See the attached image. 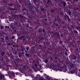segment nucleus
Returning <instances> with one entry per match:
<instances>
[{"label":"nucleus","mask_w":80,"mask_h":80,"mask_svg":"<svg viewBox=\"0 0 80 80\" xmlns=\"http://www.w3.org/2000/svg\"><path fill=\"white\" fill-rule=\"evenodd\" d=\"M22 11L23 12L22 13V15L19 14V22H21V23H25L26 22V21L25 20V19L24 18H23V16H24V15H27L28 18H30V13H28V9H27L26 8H23L22 9Z\"/></svg>","instance_id":"obj_1"},{"label":"nucleus","mask_w":80,"mask_h":80,"mask_svg":"<svg viewBox=\"0 0 80 80\" xmlns=\"http://www.w3.org/2000/svg\"><path fill=\"white\" fill-rule=\"evenodd\" d=\"M14 23H12L10 25V27L11 28L14 29V28H19L20 27H22L21 26V22L20 21L18 22L17 21H15Z\"/></svg>","instance_id":"obj_2"},{"label":"nucleus","mask_w":80,"mask_h":80,"mask_svg":"<svg viewBox=\"0 0 80 80\" xmlns=\"http://www.w3.org/2000/svg\"><path fill=\"white\" fill-rule=\"evenodd\" d=\"M52 33H53V32L52 31ZM52 37L53 38H58L59 39H60V34L59 33V32H56L54 33H53L52 35Z\"/></svg>","instance_id":"obj_3"},{"label":"nucleus","mask_w":80,"mask_h":80,"mask_svg":"<svg viewBox=\"0 0 80 80\" xmlns=\"http://www.w3.org/2000/svg\"><path fill=\"white\" fill-rule=\"evenodd\" d=\"M10 12H9V13H10L12 16H15L17 12L18 11L12 8H10Z\"/></svg>","instance_id":"obj_4"},{"label":"nucleus","mask_w":80,"mask_h":80,"mask_svg":"<svg viewBox=\"0 0 80 80\" xmlns=\"http://www.w3.org/2000/svg\"><path fill=\"white\" fill-rule=\"evenodd\" d=\"M39 40V41H40L41 42H43V40H45L44 42V43H46V44L47 45H48V46L50 45V42H48V39H43V38H40Z\"/></svg>","instance_id":"obj_5"},{"label":"nucleus","mask_w":80,"mask_h":80,"mask_svg":"<svg viewBox=\"0 0 80 80\" xmlns=\"http://www.w3.org/2000/svg\"><path fill=\"white\" fill-rule=\"evenodd\" d=\"M40 2V0H33L34 4L36 5V7H39Z\"/></svg>","instance_id":"obj_6"},{"label":"nucleus","mask_w":80,"mask_h":80,"mask_svg":"<svg viewBox=\"0 0 80 80\" xmlns=\"http://www.w3.org/2000/svg\"><path fill=\"white\" fill-rule=\"evenodd\" d=\"M65 20H67L68 21V22H71V19L70 18V17L68 16L67 15V14H65V15L63 16Z\"/></svg>","instance_id":"obj_7"},{"label":"nucleus","mask_w":80,"mask_h":80,"mask_svg":"<svg viewBox=\"0 0 80 80\" xmlns=\"http://www.w3.org/2000/svg\"><path fill=\"white\" fill-rule=\"evenodd\" d=\"M47 54L48 55H50V54H52L53 53V50L50 48H48L46 51Z\"/></svg>","instance_id":"obj_8"},{"label":"nucleus","mask_w":80,"mask_h":80,"mask_svg":"<svg viewBox=\"0 0 80 80\" xmlns=\"http://www.w3.org/2000/svg\"><path fill=\"white\" fill-rule=\"evenodd\" d=\"M28 2H29V3H28V5L29 8L30 10H32V9L33 8V6H32V5L30 3V1L28 0Z\"/></svg>","instance_id":"obj_9"},{"label":"nucleus","mask_w":80,"mask_h":80,"mask_svg":"<svg viewBox=\"0 0 80 80\" xmlns=\"http://www.w3.org/2000/svg\"><path fill=\"white\" fill-rule=\"evenodd\" d=\"M8 73L9 77H15V73H14V72H8Z\"/></svg>","instance_id":"obj_10"},{"label":"nucleus","mask_w":80,"mask_h":80,"mask_svg":"<svg viewBox=\"0 0 80 80\" xmlns=\"http://www.w3.org/2000/svg\"><path fill=\"white\" fill-rule=\"evenodd\" d=\"M25 56L26 58H29V52L26 50H25Z\"/></svg>","instance_id":"obj_11"},{"label":"nucleus","mask_w":80,"mask_h":80,"mask_svg":"<svg viewBox=\"0 0 80 80\" xmlns=\"http://www.w3.org/2000/svg\"><path fill=\"white\" fill-rule=\"evenodd\" d=\"M53 25L56 27H57V28H58V29H59V28H60V26H59V25H58V23H56L54 21L53 22Z\"/></svg>","instance_id":"obj_12"},{"label":"nucleus","mask_w":80,"mask_h":80,"mask_svg":"<svg viewBox=\"0 0 80 80\" xmlns=\"http://www.w3.org/2000/svg\"><path fill=\"white\" fill-rule=\"evenodd\" d=\"M75 27L72 26V29H73V32H74V34H75L76 35H78V32L77 31V30H75Z\"/></svg>","instance_id":"obj_13"},{"label":"nucleus","mask_w":80,"mask_h":80,"mask_svg":"<svg viewBox=\"0 0 80 80\" xmlns=\"http://www.w3.org/2000/svg\"><path fill=\"white\" fill-rule=\"evenodd\" d=\"M5 51L4 50H1L0 51V54L2 57H3L4 55H5Z\"/></svg>","instance_id":"obj_14"},{"label":"nucleus","mask_w":80,"mask_h":80,"mask_svg":"<svg viewBox=\"0 0 80 80\" xmlns=\"http://www.w3.org/2000/svg\"><path fill=\"white\" fill-rule=\"evenodd\" d=\"M5 38V41L6 43H8V42H10V40H9V37L8 36L6 37Z\"/></svg>","instance_id":"obj_15"},{"label":"nucleus","mask_w":80,"mask_h":80,"mask_svg":"<svg viewBox=\"0 0 80 80\" xmlns=\"http://www.w3.org/2000/svg\"><path fill=\"white\" fill-rule=\"evenodd\" d=\"M72 27H74V26H72V25H70V26L68 25V26L67 27V28L69 30H70V31L72 30Z\"/></svg>","instance_id":"obj_16"},{"label":"nucleus","mask_w":80,"mask_h":80,"mask_svg":"<svg viewBox=\"0 0 80 80\" xmlns=\"http://www.w3.org/2000/svg\"><path fill=\"white\" fill-rule=\"evenodd\" d=\"M40 10L41 12H45V7H44V6L41 7V8L40 9Z\"/></svg>","instance_id":"obj_17"},{"label":"nucleus","mask_w":80,"mask_h":80,"mask_svg":"<svg viewBox=\"0 0 80 80\" xmlns=\"http://www.w3.org/2000/svg\"><path fill=\"white\" fill-rule=\"evenodd\" d=\"M61 3L62 4V6H63V7H65V5H66V4H67V3L66 2L61 1Z\"/></svg>","instance_id":"obj_18"},{"label":"nucleus","mask_w":80,"mask_h":80,"mask_svg":"<svg viewBox=\"0 0 80 80\" xmlns=\"http://www.w3.org/2000/svg\"><path fill=\"white\" fill-rule=\"evenodd\" d=\"M12 52L13 55H17V51H16L15 49L12 50Z\"/></svg>","instance_id":"obj_19"},{"label":"nucleus","mask_w":80,"mask_h":80,"mask_svg":"<svg viewBox=\"0 0 80 80\" xmlns=\"http://www.w3.org/2000/svg\"><path fill=\"white\" fill-rule=\"evenodd\" d=\"M56 17L57 20H58V22H60V21H61V19L60 18V16H59L58 15Z\"/></svg>","instance_id":"obj_20"},{"label":"nucleus","mask_w":80,"mask_h":80,"mask_svg":"<svg viewBox=\"0 0 80 80\" xmlns=\"http://www.w3.org/2000/svg\"><path fill=\"white\" fill-rule=\"evenodd\" d=\"M25 25L26 27H29V29H30V30H32V28L30 27V26L28 24H25Z\"/></svg>","instance_id":"obj_21"},{"label":"nucleus","mask_w":80,"mask_h":80,"mask_svg":"<svg viewBox=\"0 0 80 80\" xmlns=\"http://www.w3.org/2000/svg\"><path fill=\"white\" fill-rule=\"evenodd\" d=\"M5 28H7L9 32H12V30L10 28L9 26H6L5 27Z\"/></svg>","instance_id":"obj_22"},{"label":"nucleus","mask_w":80,"mask_h":80,"mask_svg":"<svg viewBox=\"0 0 80 80\" xmlns=\"http://www.w3.org/2000/svg\"><path fill=\"white\" fill-rule=\"evenodd\" d=\"M40 77V75L38 74L36 76V80H38V79H39V78Z\"/></svg>","instance_id":"obj_23"},{"label":"nucleus","mask_w":80,"mask_h":80,"mask_svg":"<svg viewBox=\"0 0 80 80\" xmlns=\"http://www.w3.org/2000/svg\"><path fill=\"white\" fill-rule=\"evenodd\" d=\"M72 59V60H76V59H77V57L75 56V55H73Z\"/></svg>","instance_id":"obj_24"},{"label":"nucleus","mask_w":80,"mask_h":80,"mask_svg":"<svg viewBox=\"0 0 80 80\" xmlns=\"http://www.w3.org/2000/svg\"><path fill=\"white\" fill-rule=\"evenodd\" d=\"M68 14L69 15V16H70V17H71V16H72V12L70 11H68Z\"/></svg>","instance_id":"obj_25"},{"label":"nucleus","mask_w":80,"mask_h":80,"mask_svg":"<svg viewBox=\"0 0 80 80\" xmlns=\"http://www.w3.org/2000/svg\"><path fill=\"white\" fill-rule=\"evenodd\" d=\"M59 14L60 15V17H63L64 16H63V12H59Z\"/></svg>","instance_id":"obj_26"},{"label":"nucleus","mask_w":80,"mask_h":80,"mask_svg":"<svg viewBox=\"0 0 80 80\" xmlns=\"http://www.w3.org/2000/svg\"><path fill=\"white\" fill-rule=\"evenodd\" d=\"M2 3L4 5H7V2L5 1H3Z\"/></svg>","instance_id":"obj_27"},{"label":"nucleus","mask_w":80,"mask_h":80,"mask_svg":"<svg viewBox=\"0 0 80 80\" xmlns=\"http://www.w3.org/2000/svg\"><path fill=\"white\" fill-rule=\"evenodd\" d=\"M16 58L17 59V61L18 62H19L20 61V58H18V55H17V56H16Z\"/></svg>","instance_id":"obj_28"},{"label":"nucleus","mask_w":80,"mask_h":80,"mask_svg":"<svg viewBox=\"0 0 80 80\" xmlns=\"http://www.w3.org/2000/svg\"><path fill=\"white\" fill-rule=\"evenodd\" d=\"M18 56L19 58H21L22 57V54L20 53L18 54Z\"/></svg>","instance_id":"obj_29"},{"label":"nucleus","mask_w":80,"mask_h":80,"mask_svg":"<svg viewBox=\"0 0 80 80\" xmlns=\"http://www.w3.org/2000/svg\"><path fill=\"white\" fill-rule=\"evenodd\" d=\"M52 44H53L52 45V47L55 48L56 47V45L55 44V42H53Z\"/></svg>","instance_id":"obj_30"},{"label":"nucleus","mask_w":80,"mask_h":80,"mask_svg":"<svg viewBox=\"0 0 80 80\" xmlns=\"http://www.w3.org/2000/svg\"><path fill=\"white\" fill-rule=\"evenodd\" d=\"M25 37L24 36H22L20 38V40H22V39H23L24 38H25Z\"/></svg>","instance_id":"obj_31"},{"label":"nucleus","mask_w":80,"mask_h":80,"mask_svg":"<svg viewBox=\"0 0 80 80\" xmlns=\"http://www.w3.org/2000/svg\"><path fill=\"white\" fill-rule=\"evenodd\" d=\"M38 47L39 48H40V49H41V50H42V45H39Z\"/></svg>","instance_id":"obj_32"},{"label":"nucleus","mask_w":80,"mask_h":80,"mask_svg":"<svg viewBox=\"0 0 80 80\" xmlns=\"http://www.w3.org/2000/svg\"><path fill=\"white\" fill-rule=\"evenodd\" d=\"M70 31H71L70 32V34H71V35H73L74 33H73V31H72V29Z\"/></svg>","instance_id":"obj_33"},{"label":"nucleus","mask_w":80,"mask_h":80,"mask_svg":"<svg viewBox=\"0 0 80 80\" xmlns=\"http://www.w3.org/2000/svg\"><path fill=\"white\" fill-rule=\"evenodd\" d=\"M62 30V31L64 32V34H66L67 33V30H65L64 29H61V30Z\"/></svg>","instance_id":"obj_34"},{"label":"nucleus","mask_w":80,"mask_h":80,"mask_svg":"<svg viewBox=\"0 0 80 80\" xmlns=\"http://www.w3.org/2000/svg\"><path fill=\"white\" fill-rule=\"evenodd\" d=\"M34 49H32L31 51V54H33L34 53Z\"/></svg>","instance_id":"obj_35"},{"label":"nucleus","mask_w":80,"mask_h":80,"mask_svg":"<svg viewBox=\"0 0 80 80\" xmlns=\"http://www.w3.org/2000/svg\"><path fill=\"white\" fill-rule=\"evenodd\" d=\"M38 32L39 33H42V29H38Z\"/></svg>","instance_id":"obj_36"},{"label":"nucleus","mask_w":80,"mask_h":80,"mask_svg":"<svg viewBox=\"0 0 80 80\" xmlns=\"http://www.w3.org/2000/svg\"><path fill=\"white\" fill-rule=\"evenodd\" d=\"M25 50V47H22L21 48V51H22V52H23Z\"/></svg>","instance_id":"obj_37"},{"label":"nucleus","mask_w":80,"mask_h":80,"mask_svg":"<svg viewBox=\"0 0 80 80\" xmlns=\"http://www.w3.org/2000/svg\"><path fill=\"white\" fill-rule=\"evenodd\" d=\"M39 22H40L39 19H38L36 20V23H37V24H39Z\"/></svg>","instance_id":"obj_38"},{"label":"nucleus","mask_w":80,"mask_h":80,"mask_svg":"<svg viewBox=\"0 0 80 80\" xmlns=\"http://www.w3.org/2000/svg\"><path fill=\"white\" fill-rule=\"evenodd\" d=\"M42 33H45L46 32L45 30V29L44 28L42 29Z\"/></svg>","instance_id":"obj_39"},{"label":"nucleus","mask_w":80,"mask_h":80,"mask_svg":"<svg viewBox=\"0 0 80 80\" xmlns=\"http://www.w3.org/2000/svg\"><path fill=\"white\" fill-rule=\"evenodd\" d=\"M61 24H65V21L62 20V22H61Z\"/></svg>","instance_id":"obj_40"},{"label":"nucleus","mask_w":80,"mask_h":80,"mask_svg":"<svg viewBox=\"0 0 80 80\" xmlns=\"http://www.w3.org/2000/svg\"><path fill=\"white\" fill-rule=\"evenodd\" d=\"M51 12L52 13H54V12H55V10L54 9H52L51 10Z\"/></svg>","instance_id":"obj_41"},{"label":"nucleus","mask_w":80,"mask_h":80,"mask_svg":"<svg viewBox=\"0 0 80 80\" xmlns=\"http://www.w3.org/2000/svg\"><path fill=\"white\" fill-rule=\"evenodd\" d=\"M0 60H1L2 62H4V59H3V57Z\"/></svg>","instance_id":"obj_42"},{"label":"nucleus","mask_w":80,"mask_h":80,"mask_svg":"<svg viewBox=\"0 0 80 80\" xmlns=\"http://www.w3.org/2000/svg\"><path fill=\"white\" fill-rule=\"evenodd\" d=\"M19 1L20 3H23V0H18Z\"/></svg>","instance_id":"obj_43"},{"label":"nucleus","mask_w":80,"mask_h":80,"mask_svg":"<svg viewBox=\"0 0 80 80\" xmlns=\"http://www.w3.org/2000/svg\"><path fill=\"white\" fill-rule=\"evenodd\" d=\"M51 2V0H48L47 3H50Z\"/></svg>","instance_id":"obj_44"},{"label":"nucleus","mask_w":80,"mask_h":80,"mask_svg":"<svg viewBox=\"0 0 80 80\" xmlns=\"http://www.w3.org/2000/svg\"><path fill=\"white\" fill-rule=\"evenodd\" d=\"M74 3L75 2H78V0H73Z\"/></svg>","instance_id":"obj_45"},{"label":"nucleus","mask_w":80,"mask_h":80,"mask_svg":"<svg viewBox=\"0 0 80 80\" xmlns=\"http://www.w3.org/2000/svg\"><path fill=\"white\" fill-rule=\"evenodd\" d=\"M68 40H72V37H69L68 38Z\"/></svg>","instance_id":"obj_46"},{"label":"nucleus","mask_w":80,"mask_h":80,"mask_svg":"<svg viewBox=\"0 0 80 80\" xmlns=\"http://www.w3.org/2000/svg\"><path fill=\"white\" fill-rule=\"evenodd\" d=\"M71 67L72 68H74V65L73 64L71 65Z\"/></svg>","instance_id":"obj_47"},{"label":"nucleus","mask_w":80,"mask_h":80,"mask_svg":"<svg viewBox=\"0 0 80 80\" xmlns=\"http://www.w3.org/2000/svg\"><path fill=\"white\" fill-rule=\"evenodd\" d=\"M38 80H44L43 78L40 77L39 78Z\"/></svg>","instance_id":"obj_48"},{"label":"nucleus","mask_w":80,"mask_h":80,"mask_svg":"<svg viewBox=\"0 0 80 80\" xmlns=\"http://www.w3.org/2000/svg\"><path fill=\"white\" fill-rule=\"evenodd\" d=\"M43 24L44 25V26L45 27H46V26H47V23H46V22H43Z\"/></svg>","instance_id":"obj_49"},{"label":"nucleus","mask_w":80,"mask_h":80,"mask_svg":"<svg viewBox=\"0 0 80 80\" xmlns=\"http://www.w3.org/2000/svg\"><path fill=\"white\" fill-rule=\"evenodd\" d=\"M9 6H12V5H13V3H11V4H8Z\"/></svg>","instance_id":"obj_50"},{"label":"nucleus","mask_w":80,"mask_h":80,"mask_svg":"<svg viewBox=\"0 0 80 80\" xmlns=\"http://www.w3.org/2000/svg\"><path fill=\"white\" fill-rule=\"evenodd\" d=\"M10 58L11 59H13V56L11 55V56H10Z\"/></svg>","instance_id":"obj_51"},{"label":"nucleus","mask_w":80,"mask_h":80,"mask_svg":"<svg viewBox=\"0 0 80 80\" xmlns=\"http://www.w3.org/2000/svg\"><path fill=\"white\" fill-rule=\"evenodd\" d=\"M77 62H80V59H77Z\"/></svg>","instance_id":"obj_52"},{"label":"nucleus","mask_w":80,"mask_h":80,"mask_svg":"<svg viewBox=\"0 0 80 80\" xmlns=\"http://www.w3.org/2000/svg\"><path fill=\"white\" fill-rule=\"evenodd\" d=\"M0 27H1V30H2L3 29V27H4V26H2V25H1L0 26Z\"/></svg>","instance_id":"obj_53"},{"label":"nucleus","mask_w":80,"mask_h":80,"mask_svg":"<svg viewBox=\"0 0 80 80\" xmlns=\"http://www.w3.org/2000/svg\"><path fill=\"white\" fill-rule=\"evenodd\" d=\"M28 52V50H29V47H27L26 48Z\"/></svg>","instance_id":"obj_54"},{"label":"nucleus","mask_w":80,"mask_h":80,"mask_svg":"<svg viewBox=\"0 0 80 80\" xmlns=\"http://www.w3.org/2000/svg\"><path fill=\"white\" fill-rule=\"evenodd\" d=\"M38 68L39 70H40L42 68V67H41V66H38Z\"/></svg>","instance_id":"obj_55"},{"label":"nucleus","mask_w":80,"mask_h":80,"mask_svg":"<svg viewBox=\"0 0 80 80\" xmlns=\"http://www.w3.org/2000/svg\"><path fill=\"white\" fill-rule=\"evenodd\" d=\"M1 40L3 42H4V41H5V39H4V38H1Z\"/></svg>","instance_id":"obj_56"},{"label":"nucleus","mask_w":80,"mask_h":80,"mask_svg":"<svg viewBox=\"0 0 80 80\" xmlns=\"http://www.w3.org/2000/svg\"><path fill=\"white\" fill-rule=\"evenodd\" d=\"M76 29H77V30H78V29H79V28H80V27L79 26L76 27Z\"/></svg>","instance_id":"obj_57"},{"label":"nucleus","mask_w":80,"mask_h":80,"mask_svg":"<svg viewBox=\"0 0 80 80\" xmlns=\"http://www.w3.org/2000/svg\"><path fill=\"white\" fill-rule=\"evenodd\" d=\"M60 36L62 38L63 37V34H62L61 33V34H60Z\"/></svg>","instance_id":"obj_58"},{"label":"nucleus","mask_w":80,"mask_h":80,"mask_svg":"<svg viewBox=\"0 0 80 80\" xmlns=\"http://www.w3.org/2000/svg\"><path fill=\"white\" fill-rule=\"evenodd\" d=\"M54 58L55 60H56V61H57V60H58V58H57V57H54Z\"/></svg>","instance_id":"obj_59"},{"label":"nucleus","mask_w":80,"mask_h":80,"mask_svg":"<svg viewBox=\"0 0 80 80\" xmlns=\"http://www.w3.org/2000/svg\"><path fill=\"white\" fill-rule=\"evenodd\" d=\"M10 20L11 21L13 22V20H14L13 18H11L10 19Z\"/></svg>","instance_id":"obj_60"},{"label":"nucleus","mask_w":80,"mask_h":80,"mask_svg":"<svg viewBox=\"0 0 80 80\" xmlns=\"http://www.w3.org/2000/svg\"><path fill=\"white\" fill-rule=\"evenodd\" d=\"M31 13L32 14V15H35V13H34V11H32V12H31Z\"/></svg>","instance_id":"obj_61"},{"label":"nucleus","mask_w":80,"mask_h":80,"mask_svg":"<svg viewBox=\"0 0 80 80\" xmlns=\"http://www.w3.org/2000/svg\"><path fill=\"white\" fill-rule=\"evenodd\" d=\"M66 71H67V68H65L64 72H66Z\"/></svg>","instance_id":"obj_62"},{"label":"nucleus","mask_w":80,"mask_h":80,"mask_svg":"<svg viewBox=\"0 0 80 80\" xmlns=\"http://www.w3.org/2000/svg\"><path fill=\"white\" fill-rule=\"evenodd\" d=\"M15 36H12V39H14V38H15Z\"/></svg>","instance_id":"obj_63"},{"label":"nucleus","mask_w":80,"mask_h":80,"mask_svg":"<svg viewBox=\"0 0 80 80\" xmlns=\"http://www.w3.org/2000/svg\"><path fill=\"white\" fill-rule=\"evenodd\" d=\"M25 40V37L22 39V42H24Z\"/></svg>","instance_id":"obj_64"}]
</instances>
